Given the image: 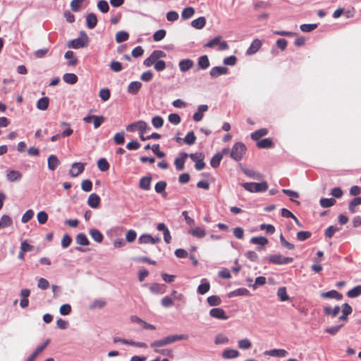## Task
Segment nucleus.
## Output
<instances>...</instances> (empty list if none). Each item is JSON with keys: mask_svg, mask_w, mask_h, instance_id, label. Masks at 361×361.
<instances>
[{"mask_svg": "<svg viewBox=\"0 0 361 361\" xmlns=\"http://www.w3.org/2000/svg\"><path fill=\"white\" fill-rule=\"evenodd\" d=\"M188 336L185 334L180 335H169L159 340H157L151 343L152 348H161L170 344H172L178 341L186 340Z\"/></svg>", "mask_w": 361, "mask_h": 361, "instance_id": "1", "label": "nucleus"}, {"mask_svg": "<svg viewBox=\"0 0 361 361\" xmlns=\"http://www.w3.org/2000/svg\"><path fill=\"white\" fill-rule=\"evenodd\" d=\"M246 150L247 148L243 142H236L230 152V157L235 161H240L243 157Z\"/></svg>", "mask_w": 361, "mask_h": 361, "instance_id": "2", "label": "nucleus"}, {"mask_svg": "<svg viewBox=\"0 0 361 361\" xmlns=\"http://www.w3.org/2000/svg\"><path fill=\"white\" fill-rule=\"evenodd\" d=\"M242 186L250 192H264L268 188V185L265 181L261 183H245L242 184Z\"/></svg>", "mask_w": 361, "mask_h": 361, "instance_id": "3", "label": "nucleus"}, {"mask_svg": "<svg viewBox=\"0 0 361 361\" xmlns=\"http://www.w3.org/2000/svg\"><path fill=\"white\" fill-rule=\"evenodd\" d=\"M89 37L85 32H81L80 37L71 40L68 42V46L73 49H79L87 46Z\"/></svg>", "mask_w": 361, "mask_h": 361, "instance_id": "4", "label": "nucleus"}, {"mask_svg": "<svg viewBox=\"0 0 361 361\" xmlns=\"http://www.w3.org/2000/svg\"><path fill=\"white\" fill-rule=\"evenodd\" d=\"M148 130H149V126L144 121H138L126 126V130L128 132L138 131L140 133L147 132Z\"/></svg>", "mask_w": 361, "mask_h": 361, "instance_id": "5", "label": "nucleus"}, {"mask_svg": "<svg viewBox=\"0 0 361 361\" xmlns=\"http://www.w3.org/2000/svg\"><path fill=\"white\" fill-rule=\"evenodd\" d=\"M217 46L218 50L224 51L228 49V45L226 41L221 40V37L218 36L206 43L204 47L207 48H212Z\"/></svg>", "mask_w": 361, "mask_h": 361, "instance_id": "6", "label": "nucleus"}, {"mask_svg": "<svg viewBox=\"0 0 361 361\" xmlns=\"http://www.w3.org/2000/svg\"><path fill=\"white\" fill-rule=\"evenodd\" d=\"M268 259L269 262L277 265L287 264L293 260L292 257H284L279 254L270 255Z\"/></svg>", "mask_w": 361, "mask_h": 361, "instance_id": "7", "label": "nucleus"}, {"mask_svg": "<svg viewBox=\"0 0 361 361\" xmlns=\"http://www.w3.org/2000/svg\"><path fill=\"white\" fill-rule=\"evenodd\" d=\"M21 172L14 169H7L6 171V180L10 183L18 182L22 179Z\"/></svg>", "mask_w": 361, "mask_h": 361, "instance_id": "8", "label": "nucleus"}, {"mask_svg": "<svg viewBox=\"0 0 361 361\" xmlns=\"http://www.w3.org/2000/svg\"><path fill=\"white\" fill-rule=\"evenodd\" d=\"M190 159L195 162V169L197 171H201L204 169L205 164L204 162V155L202 153L190 154Z\"/></svg>", "mask_w": 361, "mask_h": 361, "instance_id": "9", "label": "nucleus"}, {"mask_svg": "<svg viewBox=\"0 0 361 361\" xmlns=\"http://www.w3.org/2000/svg\"><path fill=\"white\" fill-rule=\"evenodd\" d=\"M240 352L233 348H226L221 353V357L224 360L236 359L240 356Z\"/></svg>", "mask_w": 361, "mask_h": 361, "instance_id": "10", "label": "nucleus"}, {"mask_svg": "<svg viewBox=\"0 0 361 361\" xmlns=\"http://www.w3.org/2000/svg\"><path fill=\"white\" fill-rule=\"evenodd\" d=\"M209 315L215 319L226 320L228 319V316L226 312L220 307L212 308L209 311Z\"/></svg>", "mask_w": 361, "mask_h": 361, "instance_id": "11", "label": "nucleus"}, {"mask_svg": "<svg viewBox=\"0 0 361 361\" xmlns=\"http://www.w3.org/2000/svg\"><path fill=\"white\" fill-rule=\"evenodd\" d=\"M262 42L259 39H255L250 44V47L246 51L247 56H252L256 54L261 48Z\"/></svg>", "mask_w": 361, "mask_h": 361, "instance_id": "12", "label": "nucleus"}, {"mask_svg": "<svg viewBox=\"0 0 361 361\" xmlns=\"http://www.w3.org/2000/svg\"><path fill=\"white\" fill-rule=\"evenodd\" d=\"M188 234L197 238H202L206 235V231L203 226H192L188 231Z\"/></svg>", "mask_w": 361, "mask_h": 361, "instance_id": "13", "label": "nucleus"}, {"mask_svg": "<svg viewBox=\"0 0 361 361\" xmlns=\"http://www.w3.org/2000/svg\"><path fill=\"white\" fill-rule=\"evenodd\" d=\"M228 73V69L225 66H215L210 69L209 75L212 78H217L220 75Z\"/></svg>", "mask_w": 361, "mask_h": 361, "instance_id": "14", "label": "nucleus"}, {"mask_svg": "<svg viewBox=\"0 0 361 361\" xmlns=\"http://www.w3.org/2000/svg\"><path fill=\"white\" fill-rule=\"evenodd\" d=\"M85 169V164L81 162H75L72 164L71 169L69 171V174L72 177H77L79 174H80Z\"/></svg>", "mask_w": 361, "mask_h": 361, "instance_id": "15", "label": "nucleus"}, {"mask_svg": "<svg viewBox=\"0 0 361 361\" xmlns=\"http://www.w3.org/2000/svg\"><path fill=\"white\" fill-rule=\"evenodd\" d=\"M161 240L159 237L154 238L149 234H143L139 238V243L140 244H156Z\"/></svg>", "mask_w": 361, "mask_h": 361, "instance_id": "16", "label": "nucleus"}, {"mask_svg": "<svg viewBox=\"0 0 361 361\" xmlns=\"http://www.w3.org/2000/svg\"><path fill=\"white\" fill-rule=\"evenodd\" d=\"M194 66V62L189 59H182L178 63V67L181 72H186L192 68Z\"/></svg>", "mask_w": 361, "mask_h": 361, "instance_id": "17", "label": "nucleus"}, {"mask_svg": "<svg viewBox=\"0 0 361 361\" xmlns=\"http://www.w3.org/2000/svg\"><path fill=\"white\" fill-rule=\"evenodd\" d=\"M106 305V301L105 299L99 298L95 299L89 305L90 310H99L104 308Z\"/></svg>", "mask_w": 361, "mask_h": 361, "instance_id": "18", "label": "nucleus"}, {"mask_svg": "<svg viewBox=\"0 0 361 361\" xmlns=\"http://www.w3.org/2000/svg\"><path fill=\"white\" fill-rule=\"evenodd\" d=\"M100 197L96 193H92L87 200L88 205L93 209H96L99 206Z\"/></svg>", "mask_w": 361, "mask_h": 361, "instance_id": "19", "label": "nucleus"}, {"mask_svg": "<svg viewBox=\"0 0 361 361\" xmlns=\"http://www.w3.org/2000/svg\"><path fill=\"white\" fill-rule=\"evenodd\" d=\"M188 157V154L186 153H181L180 157L175 159V166L178 171H182L184 169L185 161L186 158Z\"/></svg>", "mask_w": 361, "mask_h": 361, "instance_id": "20", "label": "nucleus"}, {"mask_svg": "<svg viewBox=\"0 0 361 361\" xmlns=\"http://www.w3.org/2000/svg\"><path fill=\"white\" fill-rule=\"evenodd\" d=\"M208 109L207 105L202 104L198 106L197 111L193 115V119L195 121H200L203 118V114Z\"/></svg>", "mask_w": 361, "mask_h": 361, "instance_id": "21", "label": "nucleus"}, {"mask_svg": "<svg viewBox=\"0 0 361 361\" xmlns=\"http://www.w3.org/2000/svg\"><path fill=\"white\" fill-rule=\"evenodd\" d=\"M142 87V83L139 81L131 82L128 87V92L131 94H136Z\"/></svg>", "mask_w": 361, "mask_h": 361, "instance_id": "22", "label": "nucleus"}, {"mask_svg": "<svg viewBox=\"0 0 361 361\" xmlns=\"http://www.w3.org/2000/svg\"><path fill=\"white\" fill-rule=\"evenodd\" d=\"M48 168L51 171L55 170L59 165L60 161L56 155H50L48 157Z\"/></svg>", "mask_w": 361, "mask_h": 361, "instance_id": "23", "label": "nucleus"}, {"mask_svg": "<svg viewBox=\"0 0 361 361\" xmlns=\"http://www.w3.org/2000/svg\"><path fill=\"white\" fill-rule=\"evenodd\" d=\"M250 295V291L245 288H240L230 292L228 294V298H233L236 296H247Z\"/></svg>", "mask_w": 361, "mask_h": 361, "instance_id": "24", "label": "nucleus"}, {"mask_svg": "<svg viewBox=\"0 0 361 361\" xmlns=\"http://www.w3.org/2000/svg\"><path fill=\"white\" fill-rule=\"evenodd\" d=\"M341 308L339 306H335L332 308L330 306H326L324 308V314L327 316H330L331 317H336L339 313Z\"/></svg>", "mask_w": 361, "mask_h": 361, "instance_id": "25", "label": "nucleus"}, {"mask_svg": "<svg viewBox=\"0 0 361 361\" xmlns=\"http://www.w3.org/2000/svg\"><path fill=\"white\" fill-rule=\"evenodd\" d=\"M206 25V18L203 16L199 17L191 22V26L195 29L200 30Z\"/></svg>", "mask_w": 361, "mask_h": 361, "instance_id": "26", "label": "nucleus"}, {"mask_svg": "<svg viewBox=\"0 0 361 361\" xmlns=\"http://www.w3.org/2000/svg\"><path fill=\"white\" fill-rule=\"evenodd\" d=\"M89 233L92 238L98 243H101L103 240L104 236L102 233L96 228H92L89 231Z\"/></svg>", "mask_w": 361, "mask_h": 361, "instance_id": "27", "label": "nucleus"}, {"mask_svg": "<svg viewBox=\"0 0 361 361\" xmlns=\"http://www.w3.org/2000/svg\"><path fill=\"white\" fill-rule=\"evenodd\" d=\"M264 354L269 356L283 357L287 355V351L283 349H273L266 351Z\"/></svg>", "mask_w": 361, "mask_h": 361, "instance_id": "28", "label": "nucleus"}, {"mask_svg": "<svg viewBox=\"0 0 361 361\" xmlns=\"http://www.w3.org/2000/svg\"><path fill=\"white\" fill-rule=\"evenodd\" d=\"M86 23L89 29H93L97 24V18L95 14L89 13L86 16Z\"/></svg>", "mask_w": 361, "mask_h": 361, "instance_id": "29", "label": "nucleus"}, {"mask_svg": "<svg viewBox=\"0 0 361 361\" xmlns=\"http://www.w3.org/2000/svg\"><path fill=\"white\" fill-rule=\"evenodd\" d=\"M252 342L247 338H243L238 341V347L240 350H248L252 347Z\"/></svg>", "mask_w": 361, "mask_h": 361, "instance_id": "30", "label": "nucleus"}, {"mask_svg": "<svg viewBox=\"0 0 361 361\" xmlns=\"http://www.w3.org/2000/svg\"><path fill=\"white\" fill-rule=\"evenodd\" d=\"M321 296L325 298H336L338 300H341L343 298L341 293L334 290L322 293Z\"/></svg>", "mask_w": 361, "mask_h": 361, "instance_id": "31", "label": "nucleus"}, {"mask_svg": "<svg viewBox=\"0 0 361 361\" xmlns=\"http://www.w3.org/2000/svg\"><path fill=\"white\" fill-rule=\"evenodd\" d=\"M195 13V11L194 8H192L191 6H188V7L185 8L182 11L181 17L183 20H188L194 16Z\"/></svg>", "mask_w": 361, "mask_h": 361, "instance_id": "32", "label": "nucleus"}, {"mask_svg": "<svg viewBox=\"0 0 361 361\" xmlns=\"http://www.w3.org/2000/svg\"><path fill=\"white\" fill-rule=\"evenodd\" d=\"M352 312V307L347 303H345L342 306V315L339 317L341 321H347V316Z\"/></svg>", "mask_w": 361, "mask_h": 361, "instance_id": "33", "label": "nucleus"}, {"mask_svg": "<svg viewBox=\"0 0 361 361\" xmlns=\"http://www.w3.org/2000/svg\"><path fill=\"white\" fill-rule=\"evenodd\" d=\"M361 204V197H357L353 199L348 205V209L352 214L356 212V207Z\"/></svg>", "mask_w": 361, "mask_h": 361, "instance_id": "34", "label": "nucleus"}, {"mask_svg": "<svg viewBox=\"0 0 361 361\" xmlns=\"http://www.w3.org/2000/svg\"><path fill=\"white\" fill-rule=\"evenodd\" d=\"M13 224L12 219L6 214L3 215L0 219V228H7Z\"/></svg>", "mask_w": 361, "mask_h": 361, "instance_id": "35", "label": "nucleus"}, {"mask_svg": "<svg viewBox=\"0 0 361 361\" xmlns=\"http://www.w3.org/2000/svg\"><path fill=\"white\" fill-rule=\"evenodd\" d=\"M49 99L48 97H42L37 102V108L41 111H45L49 106Z\"/></svg>", "mask_w": 361, "mask_h": 361, "instance_id": "36", "label": "nucleus"}, {"mask_svg": "<svg viewBox=\"0 0 361 361\" xmlns=\"http://www.w3.org/2000/svg\"><path fill=\"white\" fill-rule=\"evenodd\" d=\"M209 283L206 279H202L201 284L197 288V292L201 295H204L209 290Z\"/></svg>", "mask_w": 361, "mask_h": 361, "instance_id": "37", "label": "nucleus"}, {"mask_svg": "<svg viewBox=\"0 0 361 361\" xmlns=\"http://www.w3.org/2000/svg\"><path fill=\"white\" fill-rule=\"evenodd\" d=\"M228 342H229V339H228V336H226L224 334H221V333L218 334L215 336L214 343L216 345H225V344L228 343Z\"/></svg>", "mask_w": 361, "mask_h": 361, "instance_id": "38", "label": "nucleus"}, {"mask_svg": "<svg viewBox=\"0 0 361 361\" xmlns=\"http://www.w3.org/2000/svg\"><path fill=\"white\" fill-rule=\"evenodd\" d=\"M268 134L267 128H261L251 133V138L254 140H258L260 137L265 136Z\"/></svg>", "mask_w": 361, "mask_h": 361, "instance_id": "39", "label": "nucleus"}, {"mask_svg": "<svg viewBox=\"0 0 361 361\" xmlns=\"http://www.w3.org/2000/svg\"><path fill=\"white\" fill-rule=\"evenodd\" d=\"M210 65L209 60L207 55L201 56L198 59V66L200 68L205 70L209 68Z\"/></svg>", "mask_w": 361, "mask_h": 361, "instance_id": "40", "label": "nucleus"}, {"mask_svg": "<svg viewBox=\"0 0 361 361\" xmlns=\"http://www.w3.org/2000/svg\"><path fill=\"white\" fill-rule=\"evenodd\" d=\"M63 80L68 84L73 85L77 82L78 77L74 73H66L63 76Z\"/></svg>", "mask_w": 361, "mask_h": 361, "instance_id": "41", "label": "nucleus"}, {"mask_svg": "<svg viewBox=\"0 0 361 361\" xmlns=\"http://www.w3.org/2000/svg\"><path fill=\"white\" fill-rule=\"evenodd\" d=\"M151 177L145 176L142 177L140 180V188L145 190H148L150 188Z\"/></svg>", "mask_w": 361, "mask_h": 361, "instance_id": "42", "label": "nucleus"}, {"mask_svg": "<svg viewBox=\"0 0 361 361\" xmlns=\"http://www.w3.org/2000/svg\"><path fill=\"white\" fill-rule=\"evenodd\" d=\"M273 145V142L270 138H264L261 140H259L257 143V146L259 148H269Z\"/></svg>", "mask_w": 361, "mask_h": 361, "instance_id": "43", "label": "nucleus"}, {"mask_svg": "<svg viewBox=\"0 0 361 361\" xmlns=\"http://www.w3.org/2000/svg\"><path fill=\"white\" fill-rule=\"evenodd\" d=\"M269 240L267 238L259 236V237H252L250 239V243L255 245H265L268 243Z\"/></svg>", "mask_w": 361, "mask_h": 361, "instance_id": "44", "label": "nucleus"}, {"mask_svg": "<svg viewBox=\"0 0 361 361\" xmlns=\"http://www.w3.org/2000/svg\"><path fill=\"white\" fill-rule=\"evenodd\" d=\"M277 296L281 301L284 302L289 300V297L286 293V288L285 287H280L277 290Z\"/></svg>", "mask_w": 361, "mask_h": 361, "instance_id": "45", "label": "nucleus"}, {"mask_svg": "<svg viewBox=\"0 0 361 361\" xmlns=\"http://www.w3.org/2000/svg\"><path fill=\"white\" fill-rule=\"evenodd\" d=\"M319 203L323 208H327L334 205L336 200L334 198H322Z\"/></svg>", "mask_w": 361, "mask_h": 361, "instance_id": "46", "label": "nucleus"}, {"mask_svg": "<svg viewBox=\"0 0 361 361\" xmlns=\"http://www.w3.org/2000/svg\"><path fill=\"white\" fill-rule=\"evenodd\" d=\"M76 243L80 245H88L90 244L89 240L84 233H79L76 236Z\"/></svg>", "mask_w": 361, "mask_h": 361, "instance_id": "47", "label": "nucleus"}, {"mask_svg": "<svg viewBox=\"0 0 361 361\" xmlns=\"http://www.w3.org/2000/svg\"><path fill=\"white\" fill-rule=\"evenodd\" d=\"M129 37L128 32L125 31H119L116 35V41L117 43H121L126 41Z\"/></svg>", "mask_w": 361, "mask_h": 361, "instance_id": "48", "label": "nucleus"}, {"mask_svg": "<svg viewBox=\"0 0 361 361\" xmlns=\"http://www.w3.org/2000/svg\"><path fill=\"white\" fill-rule=\"evenodd\" d=\"M267 280L264 276H258L255 279V283L252 285H250V287H252L254 290L257 289L259 286H263L266 283Z\"/></svg>", "mask_w": 361, "mask_h": 361, "instance_id": "49", "label": "nucleus"}, {"mask_svg": "<svg viewBox=\"0 0 361 361\" xmlns=\"http://www.w3.org/2000/svg\"><path fill=\"white\" fill-rule=\"evenodd\" d=\"M150 290L154 294H162L164 292V285L154 283L150 287Z\"/></svg>", "mask_w": 361, "mask_h": 361, "instance_id": "50", "label": "nucleus"}, {"mask_svg": "<svg viewBox=\"0 0 361 361\" xmlns=\"http://www.w3.org/2000/svg\"><path fill=\"white\" fill-rule=\"evenodd\" d=\"M361 294V286H357L347 293L349 298H356Z\"/></svg>", "mask_w": 361, "mask_h": 361, "instance_id": "51", "label": "nucleus"}, {"mask_svg": "<svg viewBox=\"0 0 361 361\" xmlns=\"http://www.w3.org/2000/svg\"><path fill=\"white\" fill-rule=\"evenodd\" d=\"M207 302L210 306H218L221 305V300L219 296L212 295L207 298Z\"/></svg>", "mask_w": 361, "mask_h": 361, "instance_id": "52", "label": "nucleus"}, {"mask_svg": "<svg viewBox=\"0 0 361 361\" xmlns=\"http://www.w3.org/2000/svg\"><path fill=\"white\" fill-rule=\"evenodd\" d=\"M222 159V154L220 153L216 154L211 159L210 164L212 167L216 168L219 166Z\"/></svg>", "mask_w": 361, "mask_h": 361, "instance_id": "53", "label": "nucleus"}, {"mask_svg": "<svg viewBox=\"0 0 361 361\" xmlns=\"http://www.w3.org/2000/svg\"><path fill=\"white\" fill-rule=\"evenodd\" d=\"M99 95L103 102H106L111 96L110 90L107 88L101 89Z\"/></svg>", "mask_w": 361, "mask_h": 361, "instance_id": "54", "label": "nucleus"}, {"mask_svg": "<svg viewBox=\"0 0 361 361\" xmlns=\"http://www.w3.org/2000/svg\"><path fill=\"white\" fill-rule=\"evenodd\" d=\"M66 59H68V64L71 66H74L76 64L77 59L74 56V53L72 51H68L65 53L64 55Z\"/></svg>", "mask_w": 361, "mask_h": 361, "instance_id": "55", "label": "nucleus"}, {"mask_svg": "<svg viewBox=\"0 0 361 361\" xmlns=\"http://www.w3.org/2000/svg\"><path fill=\"white\" fill-rule=\"evenodd\" d=\"M97 8L104 13H107L109 10L108 2L105 0L99 1L97 3Z\"/></svg>", "mask_w": 361, "mask_h": 361, "instance_id": "56", "label": "nucleus"}, {"mask_svg": "<svg viewBox=\"0 0 361 361\" xmlns=\"http://www.w3.org/2000/svg\"><path fill=\"white\" fill-rule=\"evenodd\" d=\"M97 166L102 171H106L109 169V164L105 159L102 158L98 160Z\"/></svg>", "mask_w": 361, "mask_h": 361, "instance_id": "57", "label": "nucleus"}, {"mask_svg": "<svg viewBox=\"0 0 361 361\" xmlns=\"http://www.w3.org/2000/svg\"><path fill=\"white\" fill-rule=\"evenodd\" d=\"M317 27V24H302L300 25V30L304 32H310Z\"/></svg>", "mask_w": 361, "mask_h": 361, "instance_id": "58", "label": "nucleus"}, {"mask_svg": "<svg viewBox=\"0 0 361 361\" xmlns=\"http://www.w3.org/2000/svg\"><path fill=\"white\" fill-rule=\"evenodd\" d=\"M196 137L192 131L189 132L184 138V142L187 145H192L195 143Z\"/></svg>", "mask_w": 361, "mask_h": 361, "instance_id": "59", "label": "nucleus"}, {"mask_svg": "<svg viewBox=\"0 0 361 361\" xmlns=\"http://www.w3.org/2000/svg\"><path fill=\"white\" fill-rule=\"evenodd\" d=\"M152 123L153 126L156 128H159L162 127L164 124V119L161 116H154L152 119Z\"/></svg>", "mask_w": 361, "mask_h": 361, "instance_id": "60", "label": "nucleus"}, {"mask_svg": "<svg viewBox=\"0 0 361 361\" xmlns=\"http://www.w3.org/2000/svg\"><path fill=\"white\" fill-rule=\"evenodd\" d=\"M114 140L117 145H122L125 140V134L123 132H119L115 134Z\"/></svg>", "mask_w": 361, "mask_h": 361, "instance_id": "61", "label": "nucleus"}, {"mask_svg": "<svg viewBox=\"0 0 361 361\" xmlns=\"http://www.w3.org/2000/svg\"><path fill=\"white\" fill-rule=\"evenodd\" d=\"M166 31L164 30H159L154 33L153 38L156 42L161 41L166 36Z\"/></svg>", "mask_w": 361, "mask_h": 361, "instance_id": "62", "label": "nucleus"}, {"mask_svg": "<svg viewBox=\"0 0 361 361\" xmlns=\"http://www.w3.org/2000/svg\"><path fill=\"white\" fill-rule=\"evenodd\" d=\"M37 218L38 222L40 224H44L47 221L48 215L45 212L41 211V212H38V214L37 215Z\"/></svg>", "mask_w": 361, "mask_h": 361, "instance_id": "63", "label": "nucleus"}, {"mask_svg": "<svg viewBox=\"0 0 361 361\" xmlns=\"http://www.w3.org/2000/svg\"><path fill=\"white\" fill-rule=\"evenodd\" d=\"M33 216H34V212L32 209H28L23 215V216L21 218V221L23 223H27L33 217Z\"/></svg>", "mask_w": 361, "mask_h": 361, "instance_id": "64", "label": "nucleus"}]
</instances>
